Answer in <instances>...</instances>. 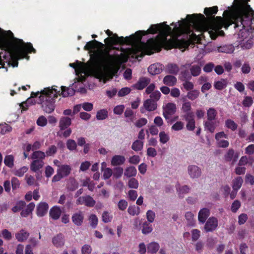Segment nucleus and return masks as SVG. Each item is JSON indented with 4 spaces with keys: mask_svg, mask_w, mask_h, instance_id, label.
<instances>
[{
    "mask_svg": "<svg viewBox=\"0 0 254 254\" xmlns=\"http://www.w3.org/2000/svg\"><path fill=\"white\" fill-rule=\"evenodd\" d=\"M147 123V120L146 119L142 118H140L138 120H137L135 123L134 125L137 127L140 128L145 125H146Z\"/></svg>",
    "mask_w": 254,
    "mask_h": 254,
    "instance_id": "55",
    "label": "nucleus"
},
{
    "mask_svg": "<svg viewBox=\"0 0 254 254\" xmlns=\"http://www.w3.org/2000/svg\"><path fill=\"white\" fill-rule=\"evenodd\" d=\"M239 154L238 152H235L233 149H229L225 154V159L227 161L235 163L238 158Z\"/></svg>",
    "mask_w": 254,
    "mask_h": 254,
    "instance_id": "14",
    "label": "nucleus"
},
{
    "mask_svg": "<svg viewBox=\"0 0 254 254\" xmlns=\"http://www.w3.org/2000/svg\"><path fill=\"white\" fill-rule=\"evenodd\" d=\"M67 148L70 150H74L76 148V142L72 139H68L66 142Z\"/></svg>",
    "mask_w": 254,
    "mask_h": 254,
    "instance_id": "58",
    "label": "nucleus"
},
{
    "mask_svg": "<svg viewBox=\"0 0 254 254\" xmlns=\"http://www.w3.org/2000/svg\"><path fill=\"white\" fill-rule=\"evenodd\" d=\"M7 37L11 39H13V44L10 47L7 48L12 62L13 67L17 66L18 60L26 58L29 59L27 54L33 52H35L32 44L30 43H25L22 40L14 38L13 33L11 31H8Z\"/></svg>",
    "mask_w": 254,
    "mask_h": 254,
    "instance_id": "2",
    "label": "nucleus"
},
{
    "mask_svg": "<svg viewBox=\"0 0 254 254\" xmlns=\"http://www.w3.org/2000/svg\"><path fill=\"white\" fill-rule=\"evenodd\" d=\"M199 93V91L198 90H191L188 93L187 97L189 99L194 100L198 98Z\"/></svg>",
    "mask_w": 254,
    "mask_h": 254,
    "instance_id": "39",
    "label": "nucleus"
},
{
    "mask_svg": "<svg viewBox=\"0 0 254 254\" xmlns=\"http://www.w3.org/2000/svg\"><path fill=\"white\" fill-rule=\"evenodd\" d=\"M60 91V90H58ZM61 92H59V95H61L64 97H66L69 96H72L74 94V90L72 88H68L65 86L61 87Z\"/></svg>",
    "mask_w": 254,
    "mask_h": 254,
    "instance_id": "22",
    "label": "nucleus"
},
{
    "mask_svg": "<svg viewBox=\"0 0 254 254\" xmlns=\"http://www.w3.org/2000/svg\"><path fill=\"white\" fill-rule=\"evenodd\" d=\"M52 243L54 246L57 248L62 247L64 245V239L62 234H58L53 237Z\"/></svg>",
    "mask_w": 254,
    "mask_h": 254,
    "instance_id": "16",
    "label": "nucleus"
},
{
    "mask_svg": "<svg viewBox=\"0 0 254 254\" xmlns=\"http://www.w3.org/2000/svg\"><path fill=\"white\" fill-rule=\"evenodd\" d=\"M163 83L170 86L174 85L176 82V78L173 75H166L163 78Z\"/></svg>",
    "mask_w": 254,
    "mask_h": 254,
    "instance_id": "28",
    "label": "nucleus"
},
{
    "mask_svg": "<svg viewBox=\"0 0 254 254\" xmlns=\"http://www.w3.org/2000/svg\"><path fill=\"white\" fill-rule=\"evenodd\" d=\"M48 204L45 202L39 203L36 207V214L39 217H43L47 213Z\"/></svg>",
    "mask_w": 254,
    "mask_h": 254,
    "instance_id": "13",
    "label": "nucleus"
},
{
    "mask_svg": "<svg viewBox=\"0 0 254 254\" xmlns=\"http://www.w3.org/2000/svg\"><path fill=\"white\" fill-rule=\"evenodd\" d=\"M188 173L190 178L195 179L199 178L202 174L201 169L195 165H190L188 167Z\"/></svg>",
    "mask_w": 254,
    "mask_h": 254,
    "instance_id": "7",
    "label": "nucleus"
},
{
    "mask_svg": "<svg viewBox=\"0 0 254 254\" xmlns=\"http://www.w3.org/2000/svg\"><path fill=\"white\" fill-rule=\"evenodd\" d=\"M235 50L234 47L232 45H224L218 48V51L221 53L231 54Z\"/></svg>",
    "mask_w": 254,
    "mask_h": 254,
    "instance_id": "31",
    "label": "nucleus"
},
{
    "mask_svg": "<svg viewBox=\"0 0 254 254\" xmlns=\"http://www.w3.org/2000/svg\"><path fill=\"white\" fill-rule=\"evenodd\" d=\"M112 215L108 212L105 211L102 214V220L105 223H108L111 221Z\"/></svg>",
    "mask_w": 254,
    "mask_h": 254,
    "instance_id": "63",
    "label": "nucleus"
},
{
    "mask_svg": "<svg viewBox=\"0 0 254 254\" xmlns=\"http://www.w3.org/2000/svg\"><path fill=\"white\" fill-rule=\"evenodd\" d=\"M243 183V180L242 177H238L235 178L232 184V187L233 190L237 191L242 187Z\"/></svg>",
    "mask_w": 254,
    "mask_h": 254,
    "instance_id": "24",
    "label": "nucleus"
},
{
    "mask_svg": "<svg viewBox=\"0 0 254 254\" xmlns=\"http://www.w3.org/2000/svg\"><path fill=\"white\" fill-rule=\"evenodd\" d=\"M184 118L187 121L186 127L188 130L192 131L195 128V121L193 113H189L188 115H185Z\"/></svg>",
    "mask_w": 254,
    "mask_h": 254,
    "instance_id": "12",
    "label": "nucleus"
},
{
    "mask_svg": "<svg viewBox=\"0 0 254 254\" xmlns=\"http://www.w3.org/2000/svg\"><path fill=\"white\" fill-rule=\"evenodd\" d=\"M0 128L1 129V133L2 134L10 132L12 129L11 127L6 124L0 125Z\"/></svg>",
    "mask_w": 254,
    "mask_h": 254,
    "instance_id": "64",
    "label": "nucleus"
},
{
    "mask_svg": "<svg viewBox=\"0 0 254 254\" xmlns=\"http://www.w3.org/2000/svg\"><path fill=\"white\" fill-rule=\"evenodd\" d=\"M190 188L187 186H178L177 187V194L179 197L183 198L185 195L188 193L190 191Z\"/></svg>",
    "mask_w": 254,
    "mask_h": 254,
    "instance_id": "25",
    "label": "nucleus"
},
{
    "mask_svg": "<svg viewBox=\"0 0 254 254\" xmlns=\"http://www.w3.org/2000/svg\"><path fill=\"white\" fill-rule=\"evenodd\" d=\"M184 127V124L183 122L178 121L172 126L171 129L175 131H179L182 130Z\"/></svg>",
    "mask_w": 254,
    "mask_h": 254,
    "instance_id": "54",
    "label": "nucleus"
},
{
    "mask_svg": "<svg viewBox=\"0 0 254 254\" xmlns=\"http://www.w3.org/2000/svg\"><path fill=\"white\" fill-rule=\"evenodd\" d=\"M62 211L60 208L58 206H54L50 210V216L54 220H57L59 218L61 215Z\"/></svg>",
    "mask_w": 254,
    "mask_h": 254,
    "instance_id": "21",
    "label": "nucleus"
},
{
    "mask_svg": "<svg viewBox=\"0 0 254 254\" xmlns=\"http://www.w3.org/2000/svg\"><path fill=\"white\" fill-rule=\"evenodd\" d=\"M227 83V80L222 79L216 81L214 84V86L216 89L222 90L226 87Z\"/></svg>",
    "mask_w": 254,
    "mask_h": 254,
    "instance_id": "33",
    "label": "nucleus"
},
{
    "mask_svg": "<svg viewBox=\"0 0 254 254\" xmlns=\"http://www.w3.org/2000/svg\"><path fill=\"white\" fill-rule=\"evenodd\" d=\"M69 65L74 68L76 74L78 75L80 74L82 76V74L86 75L89 68V66L79 62H77L76 64H70Z\"/></svg>",
    "mask_w": 254,
    "mask_h": 254,
    "instance_id": "5",
    "label": "nucleus"
},
{
    "mask_svg": "<svg viewBox=\"0 0 254 254\" xmlns=\"http://www.w3.org/2000/svg\"><path fill=\"white\" fill-rule=\"evenodd\" d=\"M58 169L57 174L53 177L52 182L60 181L62 178L67 176L71 172V167L68 165H57Z\"/></svg>",
    "mask_w": 254,
    "mask_h": 254,
    "instance_id": "4",
    "label": "nucleus"
},
{
    "mask_svg": "<svg viewBox=\"0 0 254 254\" xmlns=\"http://www.w3.org/2000/svg\"><path fill=\"white\" fill-rule=\"evenodd\" d=\"M57 86L45 88L39 92L38 103L41 104L43 110L46 113H52L55 108V98L59 94Z\"/></svg>",
    "mask_w": 254,
    "mask_h": 254,
    "instance_id": "3",
    "label": "nucleus"
},
{
    "mask_svg": "<svg viewBox=\"0 0 254 254\" xmlns=\"http://www.w3.org/2000/svg\"><path fill=\"white\" fill-rule=\"evenodd\" d=\"M71 124V119L67 117H62L59 121V127L61 130L68 128Z\"/></svg>",
    "mask_w": 254,
    "mask_h": 254,
    "instance_id": "15",
    "label": "nucleus"
},
{
    "mask_svg": "<svg viewBox=\"0 0 254 254\" xmlns=\"http://www.w3.org/2000/svg\"><path fill=\"white\" fill-rule=\"evenodd\" d=\"M1 235L6 240L9 241L12 239V235L10 232L7 229H4L1 231Z\"/></svg>",
    "mask_w": 254,
    "mask_h": 254,
    "instance_id": "59",
    "label": "nucleus"
},
{
    "mask_svg": "<svg viewBox=\"0 0 254 254\" xmlns=\"http://www.w3.org/2000/svg\"><path fill=\"white\" fill-rule=\"evenodd\" d=\"M226 127L232 130H235L237 128V125L232 120L228 119L225 122Z\"/></svg>",
    "mask_w": 254,
    "mask_h": 254,
    "instance_id": "51",
    "label": "nucleus"
},
{
    "mask_svg": "<svg viewBox=\"0 0 254 254\" xmlns=\"http://www.w3.org/2000/svg\"><path fill=\"white\" fill-rule=\"evenodd\" d=\"M191 103L190 102H186L183 103L182 110L185 113V115H188L189 113H192L191 111Z\"/></svg>",
    "mask_w": 254,
    "mask_h": 254,
    "instance_id": "45",
    "label": "nucleus"
},
{
    "mask_svg": "<svg viewBox=\"0 0 254 254\" xmlns=\"http://www.w3.org/2000/svg\"><path fill=\"white\" fill-rule=\"evenodd\" d=\"M89 221L90 226L95 228L96 227L98 222V219L96 215L91 214L89 217Z\"/></svg>",
    "mask_w": 254,
    "mask_h": 254,
    "instance_id": "42",
    "label": "nucleus"
},
{
    "mask_svg": "<svg viewBox=\"0 0 254 254\" xmlns=\"http://www.w3.org/2000/svg\"><path fill=\"white\" fill-rule=\"evenodd\" d=\"M29 233L24 230H21L15 234L16 239L19 242H23L27 239Z\"/></svg>",
    "mask_w": 254,
    "mask_h": 254,
    "instance_id": "27",
    "label": "nucleus"
},
{
    "mask_svg": "<svg viewBox=\"0 0 254 254\" xmlns=\"http://www.w3.org/2000/svg\"><path fill=\"white\" fill-rule=\"evenodd\" d=\"M46 154L45 152L41 151H35L33 152L31 155V158L35 160H42L46 157Z\"/></svg>",
    "mask_w": 254,
    "mask_h": 254,
    "instance_id": "32",
    "label": "nucleus"
},
{
    "mask_svg": "<svg viewBox=\"0 0 254 254\" xmlns=\"http://www.w3.org/2000/svg\"><path fill=\"white\" fill-rule=\"evenodd\" d=\"M43 165L44 162L42 160H35L32 162L30 165V169L32 171L37 172L43 167Z\"/></svg>",
    "mask_w": 254,
    "mask_h": 254,
    "instance_id": "23",
    "label": "nucleus"
},
{
    "mask_svg": "<svg viewBox=\"0 0 254 254\" xmlns=\"http://www.w3.org/2000/svg\"><path fill=\"white\" fill-rule=\"evenodd\" d=\"M108 117V111L106 109H102L97 112L96 118L98 120H103Z\"/></svg>",
    "mask_w": 254,
    "mask_h": 254,
    "instance_id": "36",
    "label": "nucleus"
},
{
    "mask_svg": "<svg viewBox=\"0 0 254 254\" xmlns=\"http://www.w3.org/2000/svg\"><path fill=\"white\" fill-rule=\"evenodd\" d=\"M28 170V168L27 167H22V168L15 170L14 172V174L18 177H22L23 176L24 173H25Z\"/></svg>",
    "mask_w": 254,
    "mask_h": 254,
    "instance_id": "61",
    "label": "nucleus"
},
{
    "mask_svg": "<svg viewBox=\"0 0 254 254\" xmlns=\"http://www.w3.org/2000/svg\"><path fill=\"white\" fill-rule=\"evenodd\" d=\"M227 138V135L224 131L219 132L215 134L217 146L220 147L226 148L229 146V143L226 140Z\"/></svg>",
    "mask_w": 254,
    "mask_h": 254,
    "instance_id": "6",
    "label": "nucleus"
},
{
    "mask_svg": "<svg viewBox=\"0 0 254 254\" xmlns=\"http://www.w3.org/2000/svg\"><path fill=\"white\" fill-rule=\"evenodd\" d=\"M123 168L122 167H116L113 170V179H118L120 178L123 174Z\"/></svg>",
    "mask_w": 254,
    "mask_h": 254,
    "instance_id": "35",
    "label": "nucleus"
},
{
    "mask_svg": "<svg viewBox=\"0 0 254 254\" xmlns=\"http://www.w3.org/2000/svg\"><path fill=\"white\" fill-rule=\"evenodd\" d=\"M163 115L166 119L169 118V116L173 115L176 111V104L173 103H168L163 107Z\"/></svg>",
    "mask_w": 254,
    "mask_h": 254,
    "instance_id": "8",
    "label": "nucleus"
},
{
    "mask_svg": "<svg viewBox=\"0 0 254 254\" xmlns=\"http://www.w3.org/2000/svg\"><path fill=\"white\" fill-rule=\"evenodd\" d=\"M102 172H103V178L105 180L109 179L113 174V170L110 168L105 169Z\"/></svg>",
    "mask_w": 254,
    "mask_h": 254,
    "instance_id": "48",
    "label": "nucleus"
},
{
    "mask_svg": "<svg viewBox=\"0 0 254 254\" xmlns=\"http://www.w3.org/2000/svg\"><path fill=\"white\" fill-rule=\"evenodd\" d=\"M13 160L14 157L12 155H7L4 158V163L6 166L11 168L13 166Z\"/></svg>",
    "mask_w": 254,
    "mask_h": 254,
    "instance_id": "47",
    "label": "nucleus"
},
{
    "mask_svg": "<svg viewBox=\"0 0 254 254\" xmlns=\"http://www.w3.org/2000/svg\"><path fill=\"white\" fill-rule=\"evenodd\" d=\"M147 252L150 254L156 253L159 249V245L154 242L150 243L147 245Z\"/></svg>",
    "mask_w": 254,
    "mask_h": 254,
    "instance_id": "30",
    "label": "nucleus"
},
{
    "mask_svg": "<svg viewBox=\"0 0 254 254\" xmlns=\"http://www.w3.org/2000/svg\"><path fill=\"white\" fill-rule=\"evenodd\" d=\"M128 186L130 188L137 189L138 187V182L135 178H131L128 182Z\"/></svg>",
    "mask_w": 254,
    "mask_h": 254,
    "instance_id": "60",
    "label": "nucleus"
},
{
    "mask_svg": "<svg viewBox=\"0 0 254 254\" xmlns=\"http://www.w3.org/2000/svg\"><path fill=\"white\" fill-rule=\"evenodd\" d=\"M128 213L132 216L137 215L140 212V208L135 205L130 206L127 209Z\"/></svg>",
    "mask_w": 254,
    "mask_h": 254,
    "instance_id": "37",
    "label": "nucleus"
},
{
    "mask_svg": "<svg viewBox=\"0 0 254 254\" xmlns=\"http://www.w3.org/2000/svg\"><path fill=\"white\" fill-rule=\"evenodd\" d=\"M99 44H102L98 42L97 41L94 40L92 41L87 42L84 47V49L87 50H95L97 48Z\"/></svg>",
    "mask_w": 254,
    "mask_h": 254,
    "instance_id": "34",
    "label": "nucleus"
},
{
    "mask_svg": "<svg viewBox=\"0 0 254 254\" xmlns=\"http://www.w3.org/2000/svg\"><path fill=\"white\" fill-rule=\"evenodd\" d=\"M216 125L213 122L210 121H207L205 124V129L208 130L211 132H213L215 129Z\"/></svg>",
    "mask_w": 254,
    "mask_h": 254,
    "instance_id": "50",
    "label": "nucleus"
},
{
    "mask_svg": "<svg viewBox=\"0 0 254 254\" xmlns=\"http://www.w3.org/2000/svg\"><path fill=\"white\" fill-rule=\"evenodd\" d=\"M92 249L90 245H84L81 248L82 254H91Z\"/></svg>",
    "mask_w": 254,
    "mask_h": 254,
    "instance_id": "62",
    "label": "nucleus"
},
{
    "mask_svg": "<svg viewBox=\"0 0 254 254\" xmlns=\"http://www.w3.org/2000/svg\"><path fill=\"white\" fill-rule=\"evenodd\" d=\"M57 151V148L55 145L50 146L45 152L47 156H51L54 155Z\"/></svg>",
    "mask_w": 254,
    "mask_h": 254,
    "instance_id": "57",
    "label": "nucleus"
},
{
    "mask_svg": "<svg viewBox=\"0 0 254 254\" xmlns=\"http://www.w3.org/2000/svg\"><path fill=\"white\" fill-rule=\"evenodd\" d=\"M137 174V170L133 166L127 167L124 172V175L127 178L135 177Z\"/></svg>",
    "mask_w": 254,
    "mask_h": 254,
    "instance_id": "29",
    "label": "nucleus"
},
{
    "mask_svg": "<svg viewBox=\"0 0 254 254\" xmlns=\"http://www.w3.org/2000/svg\"><path fill=\"white\" fill-rule=\"evenodd\" d=\"M218 226V220L214 217H210L206 221L204 226L206 232H211L216 229Z\"/></svg>",
    "mask_w": 254,
    "mask_h": 254,
    "instance_id": "10",
    "label": "nucleus"
},
{
    "mask_svg": "<svg viewBox=\"0 0 254 254\" xmlns=\"http://www.w3.org/2000/svg\"><path fill=\"white\" fill-rule=\"evenodd\" d=\"M209 215L210 211L208 209L206 208L201 209L199 211L198 215V220L199 222L201 223H204Z\"/></svg>",
    "mask_w": 254,
    "mask_h": 254,
    "instance_id": "18",
    "label": "nucleus"
},
{
    "mask_svg": "<svg viewBox=\"0 0 254 254\" xmlns=\"http://www.w3.org/2000/svg\"><path fill=\"white\" fill-rule=\"evenodd\" d=\"M217 111L214 108H209L207 112V118L209 121H212L215 119L217 115Z\"/></svg>",
    "mask_w": 254,
    "mask_h": 254,
    "instance_id": "43",
    "label": "nucleus"
},
{
    "mask_svg": "<svg viewBox=\"0 0 254 254\" xmlns=\"http://www.w3.org/2000/svg\"><path fill=\"white\" fill-rule=\"evenodd\" d=\"M125 160L124 156L116 155L112 158L111 164L113 166H120L124 164Z\"/></svg>",
    "mask_w": 254,
    "mask_h": 254,
    "instance_id": "17",
    "label": "nucleus"
},
{
    "mask_svg": "<svg viewBox=\"0 0 254 254\" xmlns=\"http://www.w3.org/2000/svg\"><path fill=\"white\" fill-rule=\"evenodd\" d=\"M35 205L33 202L30 203L26 207L25 209L22 210L21 212V215L22 217H27L30 214H32V211L33 210Z\"/></svg>",
    "mask_w": 254,
    "mask_h": 254,
    "instance_id": "26",
    "label": "nucleus"
},
{
    "mask_svg": "<svg viewBox=\"0 0 254 254\" xmlns=\"http://www.w3.org/2000/svg\"><path fill=\"white\" fill-rule=\"evenodd\" d=\"M84 216L81 212L74 213L72 216L73 223L77 226H81L83 223Z\"/></svg>",
    "mask_w": 254,
    "mask_h": 254,
    "instance_id": "19",
    "label": "nucleus"
},
{
    "mask_svg": "<svg viewBox=\"0 0 254 254\" xmlns=\"http://www.w3.org/2000/svg\"><path fill=\"white\" fill-rule=\"evenodd\" d=\"M39 94V91L37 92H32L31 94V97L27 99L25 103H23L21 105V107L23 110H26L27 109V104L31 101L32 98L37 97Z\"/></svg>",
    "mask_w": 254,
    "mask_h": 254,
    "instance_id": "41",
    "label": "nucleus"
},
{
    "mask_svg": "<svg viewBox=\"0 0 254 254\" xmlns=\"http://www.w3.org/2000/svg\"><path fill=\"white\" fill-rule=\"evenodd\" d=\"M159 141L163 144L167 143L169 140V135L164 131H160L159 134Z\"/></svg>",
    "mask_w": 254,
    "mask_h": 254,
    "instance_id": "38",
    "label": "nucleus"
},
{
    "mask_svg": "<svg viewBox=\"0 0 254 254\" xmlns=\"http://www.w3.org/2000/svg\"><path fill=\"white\" fill-rule=\"evenodd\" d=\"M25 205V203L23 201H17L16 205L12 208V211L13 212H17L20 211Z\"/></svg>",
    "mask_w": 254,
    "mask_h": 254,
    "instance_id": "49",
    "label": "nucleus"
},
{
    "mask_svg": "<svg viewBox=\"0 0 254 254\" xmlns=\"http://www.w3.org/2000/svg\"><path fill=\"white\" fill-rule=\"evenodd\" d=\"M218 11V7L214 6L212 7L205 8L204 10V13L207 16H211L213 14H215Z\"/></svg>",
    "mask_w": 254,
    "mask_h": 254,
    "instance_id": "44",
    "label": "nucleus"
},
{
    "mask_svg": "<svg viewBox=\"0 0 254 254\" xmlns=\"http://www.w3.org/2000/svg\"><path fill=\"white\" fill-rule=\"evenodd\" d=\"M143 145V143L142 141L136 140L132 143L131 148L135 151H138L142 149Z\"/></svg>",
    "mask_w": 254,
    "mask_h": 254,
    "instance_id": "40",
    "label": "nucleus"
},
{
    "mask_svg": "<svg viewBox=\"0 0 254 254\" xmlns=\"http://www.w3.org/2000/svg\"><path fill=\"white\" fill-rule=\"evenodd\" d=\"M181 23V21L172 23L173 29L166 22L152 25L147 31H138L125 38L113 34L109 30H106V34L110 37L105 40L106 43L110 40L112 44L126 43L131 47L118 51L114 55H110L102 49H97L94 53L96 76L105 83L115 75L121 64L126 62L128 58L138 59L145 54L151 55L155 51H159L163 47L171 48L178 46L179 43L178 37L182 32H175V28L176 24L179 26Z\"/></svg>",
    "mask_w": 254,
    "mask_h": 254,
    "instance_id": "1",
    "label": "nucleus"
},
{
    "mask_svg": "<svg viewBox=\"0 0 254 254\" xmlns=\"http://www.w3.org/2000/svg\"><path fill=\"white\" fill-rule=\"evenodd\" d=\"M157 108L156 103L152 99H147L144 103L143 106L140 108V112L144 113L145 111H152Z\"/></svg>",
    "mask_w": 254,
    "mask_h": 254,
    "instance_id": "9",
    "label": "nucleus"
},
{
    "mask_svg": "<svg viewBox=\"0 0 254 254\" xmlns=\"http://www.w3.org/2000/svg\"><path fill=\"white\" fill-rule=\"evenodd\" d=\"M190 70L191 74L194 76H196L200 74L201 68L197 65H194L191 67Z\"/></svg>",
    "mask_w": 254,
    "mask_h": 254,
    "instance_id": "52",
    "label": "nucleus"
},
{
    "mask_svg": "<svg viewBox=\"0 0 254 254\" xmlns=\"http://www.w3.org/2000/svg\"><path fill=\"white\" fill-rule=\"evenodd\" d=\"M47 124V119L44 116H40L37 120V124L40 127H45Z\"/></svg>",
    "mask_w": 254,
    "mask_h": 254,
    "instance_id": "56",
    "label": "nucleus"
},
{
    "mask_svg": "<svg viewBox=\"0 0 254 254\" xmlns=\"http://www.w3.org/2000/svg\"><path fill=\"white\" fill-rule=\"evenodd\" d=\"M164 66L159 63L151 64L148 68V72L151 75H156L160 73L163 70Z\"/></svg>",
    "mask_w": 254,
    "mask_h": 254,
    "instance_id": "11",
    "label": "nucleus"
},
{
    "mask_svg": "<svg viewBox=\"0 0 254 254\" xmlns=\"http://www.w3.org/2000/svg\"><path fill=\"white\" fill-rule=\"evenodd\" d=\"M95 201L89 195L85 196V205L88 207H93L95 204Z\"/></svg>",
    "mask_w": 254,
    "mask_h": 254,
    "instance_id": "53",
    "label": "nucleus"
},
{
    "mask_svg": "<svg viewBox=\"0 0 254 254\" xmlns=\"http://www.w3.org/2000/svg\"><path fill=\"white\" fill-rule=\"evenodd\" d=\"M150 80L147 77H141L138 82L134 84V87L138 90L143 89L150 82Z\"/></svg>",
    "mask_w": 254,
    "mask_h": 254,
    "instance_id": "20",
    "label": "nucleus"
},
{
    "mask_svg": "<svg viewBox=\"0 0 254 254\" xmlns=\"http://www.w3.org/2000/svg\"><path fill=\"white\" fill-rule=\"evenodd\" d=\"M167 70L169 73L177 74L179 70V68L176 64H169L167 66Z\"/></svg>",
    "mask_w": 254,
    "mask_h": 254,
    "instance_id": "46",
    "label": "nucleus"
}]
</instances>
